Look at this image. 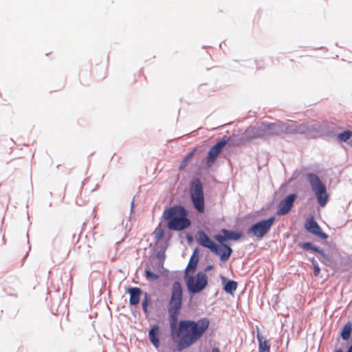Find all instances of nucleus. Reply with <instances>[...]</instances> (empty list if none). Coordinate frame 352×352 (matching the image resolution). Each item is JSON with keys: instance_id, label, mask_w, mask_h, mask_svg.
I'll return each instance as SVG.
<instances>
[{"instance_id": "obj_26", "label": "nucleus", "mask_w": 352, "mask_h": 352, "mask_svg": "<svg viewBox=\"0 0 352 352\" xmlns=\"http://www.w3.org/2000/svg\"><path fill=\"white\" fill-rule=\"evenodd\" d=\"M144 277L148 281H154L160 278V275L151 271L148 266L144 270Z\"/></svg>"}, {"instance_id": "obj_34", "label": "nucleus", "mask_w": 352, "mask_h": 352, "mask_svg": "<svg viewBox=\"0 0 352 352\" xmlns=\"http://www.w3.org/2000/svg\"><path fill=\"white\" fill-rule=\"evenodd\" d=\"M213 268H214V265L212 264H210L205 267L204 272H205V274H206L207 272L212 270Z\"/></svg>"}, {"instance_id": "obj_6", "label": "nucleus", "mask_w": 352, "mask_h": 352, "mask_svg": "<svg viewBox=\"0 0 352 352\" xmlns=\"http://www.w3.org/2000/svg\"><path fill=\"white\" fill-rule=\"evenodd\" d=\"M190 197L196 210L199 213L205 211V199L203 184L199 178L193 179L190 183Z\"/></svg>"}, {"instance_id": "obj_28", "label": "nucleus", "mask_w": 352, "mask_h": 352, "mask_svg": "<svg viewBox=\"0 0 352 352\" xmlns=\"http://www.w3.org/2000/svg\"><path fill=\"white\" fill-rule=\"evenodd\" d=\"M156 258L158 259V262L155 264L157 268H162L164 266V263L166 258V254L163 251H158L155 254Z\"/></svg>"}, {"instance_id": "obj_32", "label": "nucleus", "mask_w": 352, "mask_h": 352, "mask_svg": "<svg viewBox=\"0 0 352 352\" xmlns=\"http://www.w3.org/2000/svg\"><path fill=\"white\" fill-rule=\"evenodd\" d=\"M167 248H168L167 242H165L163 244L160 245V251H163V252H165L166 249H167Z\"/></svg>"}, {"instance_id": "obj_17", "label": "nucleus", "mask_w": 352, "mask_h": 352, "mask_svg": "<svg viewBox=\"0 0 352 352\" xmlns=\"http://www.w3.org/2000/svg\"><path fill=\"white\" fill-rule=\"evenodd\" d=\"M148 338L154 347L157 349L160 345V331L157 324H154L148 331Z\"/></svg>"}, {"instance_id": "obj_27", "label": "nucleus", "mask_w": 352, "mask_h": 352, "mask_svg": "<svg viewBox=\"0 0 352 352\" xmlns=\"http://www.w3.org/2000/svg\"><path fill=\"white\" fill-rule=\"evenodd\" d=\"M296 134L307 135V122L298 124L296 122Z\"/></svg>"}, {"instance_id": "obj_2", "label": "nucleus", "mask_w": 352, "mask_h": 352, "mask_svg": "<svg viewBox=\"0 0 352 352\" xmlns=\"http://www.w3.org/2000/svg\"><path fill=\"white\" fill-rule=\"evenodd\" d=\"M162 219L166 222V226L169 230L182 231L191 225L188 210L181 204L165 208Z\"/></svg>"}, {"instance_id": "obj_14", "label": "nucleus", "mask_w": 352, "mask_h": 352, "mask_svg": "<svg viewBox=\"0 0 352 352\" xmlns=\"http://www.w3.org/2000/svg\"><path fill=\"white\" fill-rule=\"evenodd\" d=\"M265 136H276L283 134L282 121L276 120L274 122H261Z\"/></svg>"}, {"instance_id": "obj_16", "label": "nucleus", "mask_w": 352, "mask_h": 352, "mask_svg": "<svg viewBox=\"0 0 352 352\" xmlns=\"http://www.w3.org/2000/svg\"><path fill=\"white\" fill-rule=\"evenodd\" d=\"M126 293L129 294V305L136 306L140 303L143 291L140 287H130L127 289Z\"/></svg>"}, {"instance_id": "obj_13", "label": "nucleus", "mask_w": 352, "mask_h": 352, "mask_svg": "<svg viewBox=\"0 0 352 352\" xmlns=\"http://www.w3.org/2000/svg\"><path fill=\"white\" fill-rule=\"evenodd\" d=\"M304 226L308 232L320 239H327L329 236L327 233L322 231L318 222L312 217L306 220Z\"/></svg>"}, {"instance_id": "obj_22", "label": "nucleus", "mask_w": 352, "mask_h": 352, "mask_svg": "<svg viewBox=\"0 0 352 352\" xmlns=\"http://www.w3.org/2000/svg\"><path fill=\"white\" fill-rule=\"evenodd\" d=\"M199 259L190 256L188 263L184 270V273L194 274L197 270Z\"/></svg>"}, {"instance_id": "obj_18", "label": "nucleus", "mask_w": 352, "mask_h": 352, "mask_svg": "<svg viewBox=\"0 0 352 352\" xmlns=\"http://www.w3.org/2000/svg\"><path fill=\"white\" fill-rule=\"evenodd\" d=\"M220 278L223 284V289L229 294H233L236 290L238 283L235 280L228 279L226 276L221 275Z\"/></svg>"}, {"instance_id": "obj_3", "label": "nucleus", "mask_w": 352, "mask_h": 352, "mask_svg": "<svg viewBox=\"0 0 352 352\" xmlns=\"http://www.w3.org/2000/svg\"><path fill=\"white\" fill-rule=\"evenodd\" d=\"M221 232L222 234H217L214 237L222 248L221 252V261L226 262L230 258L233 252V250L229 241H239L242 238L243 232L241 231L231 230L226 228H221Z\"/></svg>"}, {"instance_id": "obj_33", "label": "nucleus", "mask_w": 352, "mask_h": 352, "mask_svg": "<svg viewBox=\"0 0 352 352\" xmlns=\"http://www.w3.org/2000/svg\"><path fill=\"white\" fill-rule=\"evenodd\" d=\"M186 239L188 243H190L193 241V236L190 233H187L186 234Z\"/></svg>"}, {"instance_id": "obj_9", "label": "nucleus", "mask_w": 352, "mask_h": 352, "mask_svg": "<svg viewBox=\"0 0 352 352\" xmlns=\"http://www.w3.org/2000/svg\"><path fill=\"white\" fill-rule=\"evenodd\" d=\"M231 140L230 137L223 138L216 142L208 151L206 156V165L208 168L212 167L216 160L222 153L223 148Z\"/></svg>"}, {"instance_id": "obj_4", "label": "nucleus", "mask_w": 352, "mask_h": 352, "mask_svg": "<svg viewBox=\"0 0 352 352\" xmlns=\"http://www.w3.org/2000/svg\"><path fill=\"white\" fill-rule=\"evenodd\" d=\"M184 280L191 298L202 292L208 285V277L202 271H199L196 274L184 273Z\"/></svg>"}, {"instance_id": "obj_31", "label": "nucleus", "mask_w": 352, "mask_h": 352, "mask_svg": "<svg viewBox=\"0 0 352 352\" xmlns=\"http://www.w3.org/2000/svg\"><path fill=\"white\" fill-rule=\"evenodd\" d=\"M191 256L199 259V248H195L193 250Z\"/></svg>"}, {"instance_id": "obj_29", "label": "nucleus", "mask_w": 352, "mask_h": 352, "mask_svg": "<svg viewBox=\"0 0 352 352\" xmlns=\"http://www.w3.org/2000/svg\"><path fill=\"white\" fill-rule=\"evenodd\" d=\"M308 261L311 262L314 267V274L315 276H318L320 273V267L318 265V261L314 258H308Z\"/></svg>"}, {"instance_id": "obj_39", "label": "nucleus", "mask_w": 352, "mask_h": 352, "mask_svg": "<svg viewBox=\"0 0 352 352\" xmlns=\"http://www.w3.org/2000/svg\"><path fill=\"white\" fill-rule=\"evenodd\" d=\"M254 63H255V64H256V65H257V68H258V69H259V68H260V67H258V64H257V63H256V60H254Z\"/></svg>"}, {"instance_id": "obj_11", "label": "nucleus", "mask_w": 352, "mask_h": 352, "mask_svg": "<svg viewBox=\"0 0 352 352\" xmlns=\"http://www.w3.org/2000/svg\"><path fill=\"white\" fill-rule=\"evenodd\" d=\"M298 247L302 248L305 250L317 253L320 255V258H319V261L321 263L324 265L325 266H330L331 264V259L329 256L327 254L325 253L324 250L318 248V246L314 245L310 241H303V242H299L298 243Z\"/></svg>"}, {"instance_id": "obj_8", "label": "nucleus", "mask_w": 352, "mask_h": 352, "mask_svg": "<svg viewBox=\"0 0 352 352\" xmlns=\"http://www.w3.org/2000/svg\"><path fill=\"white\" fill-rule=\"evenodd\" d=\"M334 127L331 129L324 127L320 122L316 120H311L307 122V136L311 138L318 137H333L336 135L333 131Z\"/></svg>"}, {"instance_id": "obj_23", "label": "nucleus", "mask_w": 352, "mask_h": 352, "mask_svg": "<svg viewBox=\"0 0 352 352\" xmlns=\"http://www.w3.org/2000/svg\"><path fill=\"white\" fill-rule=\"evenodd\" d=\"M143 296H144V297H143V300L142 302V310H143V312L144 313V314L146 316H148L149 314L148 307L152 303V299H151L150 294L147 292H144L143 294Z\"/></svg>"}, {"instance_id": "obj_10", "label": "nucleus", "mask_w": 352, "mask_h": 352, "mask_svg": "<svg viewBox=\"0 0 352 352\" xmlns=\"http://www.w3.org/2000/svg\"><path fill=\"white\" fill-rule=\"evenodd\" d=\"M197 243L206 248L209 249L212 253L219 256L221 259V248L215 241L212 240L204 230H199L197 233Z\"/></svg>"}, {"instance_id": "obj_5", "label": "nucleus", "mask_w": 352, "mask_h": 352, "mask_svg": "<svg viewBox=\"0 0 352 352\" xmlns=\"http://www.w3.org/2000/svg\"><path fill=\"white\" fill-rule=\"evenodd\" d=\"M306 180L309 183L318 205L321 207H324L329 199L325 184L314 173H308L306 175Z\"/></svg>"}, {"instance_id": "obj_36", "label": "nucleus", "mask_w": 352, "mask_h": 352, "mask_svg": "<svg viewBox=\"0 0 352 352\" xmlns=\"http://www.w3.org/2000/svg\"><path fill=\"white\" fill-rule=\"evenodd\" d=\"M212 352H221V351H220V349H219V348H217V347H214V348H212Z\"/></svg>"}, {"instance_id": "obj_1", "label": "nucleus", "mask_w": 352, "mask_h": 352, "mask_svg": "<svg viewBox=\"0 0 352 352\" xmlns=\"http://www.w3.org/2000/svg\"><path fill=\"white\" fill-rule=\"evenodd\" d=\"M183 298L184 291L182 283L179 280H175L171 287L167 309L171 338L176 343V349L178 351L188 349L197 342L210 326V320L206 317L197 320L190 319L178 320L182 308Z\"/></svg>"}, {"instance_id": "obj_21", "label": "nucleus", "mask_w": 352, "mask_h": 352, "mask_svg": "<svg viewBox=\"0 0 352 352\" xmlns=\"http://www.w3.org/2000/svg\"><path fill=\"white\" fill-rule=\"evenodd\" d=\"M352 332V324L351 322H347L342 328L340 336L344 341H347Z\"/></svg>"}, {"instance_id": "obj_37", "label": "nucleus", "mask_w": 352, "mask_h": 352, "mask_svg": "<svg viewBox=\"0 0 352 352\" xmlns=\"http://www.w3.org/2000/svg\"><path fill=\"white\" fill-rule=\"evenodd\" d=\"M133 206H134V201L133 200L131 201V212H132L133 210Z\"/></svg>"}, {"instance_id": "obj_24", "label": "nucleus", "mask_w": 352, "mask_h": 352, "mask_svg": "<svg viewBox=\"0 0 352 352\" xmlns=\"http://www.w3.org/2000/svg\"><path fill=\"white\" fill-rule=\"evenodd\" d=\"M197 149L195 148L192 151L188 152L181 161L180 165L179 166V170H184L187 166L188 164L191 161L193 155L196 153Z\"/></svg>"}, {"instance_id": "obj_30", "label": "nucleus", "mask_w": 352, "mask_h": 352, "mask_svg": "<svg viewBox=\"0 0 352 352\" xmlns=\"http://www.w3.org/2000/svg\"><path fill=\"white\" fill-rule=\"evenodd\" d=\"M164 229L157 227L155 229V239L156 240H160V239H161L164 236Z\"/></svg>"}, {"instance_id": "obj_25", "label": "nucleus", "mask_w": 352, "mask_h": 352, "mask_svg": "<svg viewBox=\"0 0 352 352\" xmlns=\"http://www.w3.org/2000/svg\"><path fill=\"white\" fill-rule=\"evenodd\" d=\"M352 136V131L351 130H345L337 135V139L340 142H347Z\"/></svg>"}, {"instance_id": "obj_20", "label": "nucleus", "mask_w": 352, "mask_h": 352, "mask_svg": "<svg viewBox=\"0 0 352 352\" xmlns=\"http://www.w3.org/2000/svg\"><path fill=\"white\" fill-rule=\"evenodd\" d=\"M256 338L258 342V352H270V344L269 340L264 338L258 331L257 332Z\"/></svg>"}, {"instance_id": "obj_19", "label": "nucleus", "mask_w": 352, "mask_h": 352, "mask_svg": "<svg viewBox=\"0 0 352 352\" xmlns=\"http://www.w3.org/2000/svg\"><path fill=\"white\" fill-rule=\"evenodd\" d=\"M296 122L291 120L282 121L283 134L296 135Z\"/></svg>"}, {"instance_id": "obj_35", "label": "nucleus", "mask_w": 352, "mask_h": 352, "mask_svg": "<svg viewBox=\"0 0 352 352\" xmlns=\"http://www.w3.org/2000/svg\"><path fill=\"white\" fill-rule=\"evenodd\" d=\"M346 352H352V342L351 343V344L347 348V350H346Z\"/></svg>"}, {"instance_id": "obj_7", "label": "nucleus", "mask_w": 352, "mask_h": 352, "mask_svg": "<svg viewBox=\"0 0 352 352\" xmlns=\"http://www.w3.org/2000/svg\"><path fill=\"white\" fill-rule=\"evenodd\" d=\"M276 217L271 216L267 219H261L252 223L247 230L249 236H255L257 239L263 238L270 230L274 223Z\"/></svg>"}, {"instance_id": "obj_12", "label": "nucleus", "mask_w": 352, "mask_h": 352, "mask_svg": "<svg viewBox=\"0 0 352 352\" xmlns=\"http://www.w3.org/2000/svg\"><path fill=\"white\" fill-rule=\"evenodd\" d=\"M297 198L296 193H290L285 197L278 204L276 214L278 216L287 214L294 207Z\"/></svg>"}, {"instance_id": "obj_15", "label": "nucleus", "mask_w": 352, "mask_h": 352, "mask_svg": "<svg viewBox=\"0 0 352 352\" xmlns=\"http://www.w3.org/2000/svg\"><path fill=\"white\" fill-rule=\"evenodd\" d=\"M243 137L248 140L265 137L261 122H258L253 126H249L245 130Z\"/></svg>"}, {"instance_id": "obj_38", "label": "nucleus", "mask_w": 352, "mask_h": 352, "mask_svg": "<svg viewBox=\"0 0 352 352\" xmlns=\"http://www.w3.org/2000/svg\"><path fill=\"white\" fill-rule=\"evenodd\" d=\"M334 352H343V350L341 348L336 349Z\"/></svg>"}]
</instances>
